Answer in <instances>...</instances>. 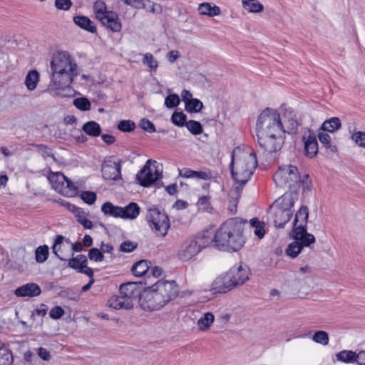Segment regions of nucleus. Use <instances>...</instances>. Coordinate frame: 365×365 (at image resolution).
I'll list each match as a JSON object with an SVG mask.
<instances>
[{
  "mask_svg": "<svg viewBox=\"0 0 365 365\" xmlns=\"http://www.w3.org/2000/svg\"><path fill=\"white\" fill-rule=\"evenodd\" d=\"M178 291L175 281L158 280L142 292L139 302L145 310H158L174 299Z\"/></svg>",
  "mask_w": 365,
  "mask_h": 365,
  "instance_id": "5",
  "label": "nucleus"
},
{
  "mask_svg": "<svg viewBox=\"0 0 365 365\" xmlns=\"http://www.w3.org/2000/svg\"><path fill=\"white\" fill-rule=\"evenodd\" d=\"M180 100L177 94H170L165 99V106L168 108L177 107Z\"/></svg>",
  "mask_w": 365,
  "mask_h": 365,
  "instance_id": "48",
  "label": "nucleus"
},
{
  "mask_svg": "<svg viewBox=\"0 0 365 365\" xmlns=\"http://www.w3.org/2000/svg\"><path fill=\"white\" fill-rule=\"evenodd\" d=\"M101 211L106 215H109L115 218H120L121 207L115 206L110 202H106L102 205Z\"/></svg>",
  "mask_w": 365,
  "mask_h": 365,
  "instance_id": "32",
  "label": "nucleus"
},
{
  "mask_svg": "<svg viewBox=\"0 0 365 365\" xmlns=\"http://www.w3.org/2000/svg\"><path fill=\"white\" fill-rule=\"evenodd\" d=\"M143 63L149 68L151 73L155 72L158 67V62L150 53H146L143 56Z\"/></svg>",
  "mask_w": 365,
  "mask_h": 365,
  "instance_id": "36",
  "label": "nucleus"
},
{
  "mask_svg": "<svg viewBox=\"0 0 365 365\" xmlns=\"http://www.w3.org/2000/svg\"><path fill=\"white\" fill-rule=\"evenodd\" d=\"M82 130L91 137H98L101 135V128L96 121H88L83 124Z\"/></svg>",
  "mask_w": 365,
  "mask_h": 365,
  "instance_id": "30",
  "label": "nucleus"
},
{
  "mask_svg": "<svg viewBox=\"0 0 365 365\" xmlns=\"http://www.w3.org/2000/svg\"><path fill=\"white\" fill-rule=\"evenodd\" d=\"M297 126L296 115L291 109L283 106L278 109L267 108L257 120L258 143L267 153L277 152L284 144L285 134L294 133Z\"/></svg>",
  "mask_w": 365,
  "mask_h": 365,
  "instance_id": "1",
  "label": "nucleus"
},
{
  "mask_svg": "<svg viewBox=\"0 0 365 365\" xmlns=\"http://www.w3.org/2000/svg\"><path fill=\"white\" fill-rule=\"evenodd\" d=\"M274 180L277 187L291 191H297L302 183L298 168L292 165L281 166L274 175Z\"/></svg>",
  "mask_w": 365,
  "mask_h": 365,
  "instance_id": "6",
  "label": "nucleus"
},
{
  "mask_svg": "<svg viewBox=\"0 0 365 365\" xmlns=\"http://www.w3.org/2000/svg\"><path fill=\"white\" fill-rule=\"evenodd\" d=\"M48 247L46 245L39 246L35 251V259L38 263H43L48 259Z\"/></svg>",
  "mask_w": 365,
  "mask_h": 365,
  "instance_id": "39",
  "label": "nucleus"
},
{
  "mask_svg": "<svg viewBox=\"0 0 365 365\" xmlns=\"http://www.w3.org/2000/svg\"><path fill=\"white\" fill-rule=\"evenodd\" d=\"M140 208L136 202H130L125 207H121L120 218L123 220H135L140 214Z\"/></svg>",
  "mask_w": 365,
  "mask_h": 365,
  "instance_id": "24",
  "label": "nucleus"
},
{
  "mask_svg": "<svg viewBox=\"0 0 365 365\" xmlns=\"http://www.w3.org/2000/svg\"><path fill=\"white\" fill-rule=\"evenodd\" d=\"M82 184L78 182H73L68 179L66 176L65 181H63V185L61 187L57 186L58 192L61 193V195L71 197L76 196L79 189L81 187Z\"/></svg>",
  "mask_w": 365,
  "mask_h": 365,
  "instance_id": "20",
  "label": "nucleus"
},
{
  "mask_svg": "<svg viewBox=\"0 0 365 365\" xmlns=\"http://www.w3.org/2000/svg\"><path fill=\"white\" fill-rule=\"evenodd\" d=\"M341 126V123L340 119L337 117H332L330 119L325 120L322 123L320 130L329 133H334L339 130Z\"/></svg>",
  "mask_w": 365,
  "mask_h": 365,
  "instance_id": "28",
  "label": "nucleus"
},
{
  "mask_svg": "<svg viewBox=\"0 0 365 365\" xmlns=\"http://www.w3.org/2000/svg\"><path fill=\"white\" fill-rule=\"evenodd\" d=\"M223 190L222 179L216 171L209 170L207 173V191L210 197L219 194Z\"/></svg>",
  "mask_w": 365,
  "mask_h": 365,
  "instance_id": "15",
  "label": "nucleus"
},
{
  "mask_svg": "<svg viewBox=\"0 0 365 365\" xmlns=\"http://www.w3.org/2000/svg\"><path fill=\"white\" fill-rule=\"evenodd\" d=\"M312 340L317 344L326 346L329 344V335L325 331H317L312 337Z\"/></svg>",
  "mask_w": 365,
  "mask_h": 365,
  "instance_id": "40",
  "label": "nucleus"
},
{
  "mask_svg": "<svg viewBox=\"0 0 365 365\" xmlns=\"http://www.w3.org/2000/svg\"><path fill=\"white\" fill-rule=\"evenodd\" d=\"M187 128L194 135L200 134L202 132L201 124L195 120H190L186 123Z\"/></svg>",
  "mask_w": 365,
  "mask_h": 365,
  "instance_id": "49",
  "label": "nucleus"
},
{
  "mask_svg": "<svg viewBox=\"0 0 365 365\" xmlns=\"http://www.w3.org/2000/svg\"><path fill=\"white\" fill-rule=\"evenodd\" d=\"M227 273L232 279L234 288L242 285L250 278L249 268L242 262L236 263L227 271Z\"/></svg>",
  "mask_w": 365,
  "mask_h": 365,
  "instance_id": "10",
  "label": "nucleus"
},
{
  "mask_svg": "<svg viewBox=\"0 0 365 365\" xmlns=\"http://www.w3.org/2000/svg\"><path fill=\"white\" fill-rule=\"evenodd\" d=\"M251 225L254 227V233L259 239H262L265 234L264 229V223L260 222L257 218H253L250 220Z\"/></svg>",
  "mask_w": 365,
  "mask_h": 365,
  "instance_id": "41",
  "label": "nucleus"
},
{
  "mask_svg": "<svg viewBox=\"0 0 365 365\" xmlns=\"http://www.w3.org/2000/svg\"><path fill=\"white\" fill-rule=\"evenodd\" d=\"M73 21L78 26L90 33H95L96 31L95 24L87 16H76L73 17Z\"/></svg>",
  "mask_w": 365,
  "mask_h": 365,
  "instance_id": "25",
  "label": "nucleus"
},
{
  "mask_svg": "<svg viewBox=\"0 0 365 365\" xmlns=\"http://www.w3.org/2000/svg\"><path fill=\"white\" fill-rule=\"evenodd\" d=\"M117 128L123 132H130L135 129V124L131 120H122L118 123Z\"/></svg>",
  "mask_w": 365,
  "mask_h": 365,
  "instance_id": "45",
  "label": "nucleus"
},
{
  "mask_svg": "<svg viewBox=\"0 0 365 365\" xmlns=\"http://www.w3.org/2000/svg\"><path fill=\"white\" fill-rule=\"evenodd\" d=\"M50 65L51 76L47 91L53 96H71V84L78 75V66L74 58L66 51H58L53 54Z\"/></svg>",
  "mask_w": 365,
  "mask_h": 365,
  "instance_id": "3",
  "label": "nucleus"
},
{
  "mask_svg": "<svg viewBox=\"0 0 365 365\" xmlns=\"http://www.w3.org/2000/svg\"><path fill=\"white\" fill-rule=\"evenodd\" d=\"M48 179L52 184V187L58 191L57 186L61 187L63 181H65L66 176L61 173H51Z\"/></svg>",
  "mask_w": 365,
  "mask_h": 365,
  "instance_id": "38",
  "label": "nucleus"
},
{
  "mask_svg": "<svg viewBox=\"0 0 365 365\" xmlns=\"http://www.w3.org/2000/svg\"><path fill=\"white\" fill-rule=\"evenodd\" d=\"M72 6L71 0H56L55 6L58 10L68 11Z\"/></svg>",
  "mask_w": 365,
  "mask_h": 365,
  "instance_id": "56",
  "label": "nucleus"
},
{
  "mask_svg": "<svg viewBox=\"0 0 365 365\" xmlns=\"http://www.w3.org/2000/svg\"><path fill=\"white\" fill-rule=\"evenodd\" d=\"M107 304L109 307L113 308L114 309H117V310L121 309H131L129 302L128 301L123 299V298L120 295L111 296L108 299Z\"/></svg>",
  "mask_w": 365,
  "mask_h": 365,
  "instance_id": "26",
  "label": "nucleus"
},
{
  "mask_svg": "<svg viewBox=\"0 0 365 365\" xmlns=\"http://www.w3.org/2000/svg\"><path fill=\"white\" fill-rule=\"evenodd\" d=\"M73 105L83 111L88 110L91 108V103L86 98H78L73 101Z\"/></svg>",
  "mask_w": 365,
  "mask_h": 365,
  "instance_id": "46",
  "label": "nucleus"
},
{
  "mask_svg": "<svg viewBox=\"0 0 365 365\" xmlns=\"http://www.w3.org/2000/svg\"><path fill=\"white\" fill-rule=\"evenodd\" d=\"M140 7L137 8V9H145L148 12L156 14L162 12V6L150 0H140Z\"/></svg>",
  "mask_w": 365,
  "mask_h": 365,
  "instance_id": "34",
  "label": "nucleus"
},
{
  "mask_svg": "<svg viewBox=\"0 0 365 365\" xmlns=\"http://www.w3.org/2000/svg\"><path fill=\"white\" fill-rule=\"evenodd\" d=\"M292 212H287L274 206H271L268 212V220L276 227L282 228L290 220Z\"/></svg>",
  "mask_w": 365,
  "mask_h": 365,
  "instance_id": "12",
  "label": "nucleus"
},
{
  "mask_svg": "<svg viewBox=\"0 0 365 365\" xmlns=\"http://www.w3.org/2000/svg\"><path fill=\"white\" fill-rule=\"evenodd\" d=\"M38 355L43 361H48L51 359L50 352L43 347L38 349Z\"/></svg>",
  "mask_w": 365,
  "mask_h": 365,
  "instance_id": "59",
  "label": "nucleus"
},
{
  "mask_svg": "<svg viewBox=\"0 0 365 365\" xmlns=\"http://www.w3.org/2000/svg\"><path fill=\"white\" fill-rule=\"evenodd\" d=\"M171 120L175 125L183 126L185 124L186 115L182 111L175 110L172 115Z\"/></svg>",
  "mask_w": 365,
  "mask_h": 365,
  "instance_id": "44",
  "label": "nucleus"
},
{
  "mask_svg": "<svg viewBox=\"0 0 365 365\" xmlns=\"http://www.w3.org/2000/svg\"><path fill=\"white\" fill-rule=\"evenodd\" d=\"M161 177L157 162L148 160L143 168L136 174V180L143 187H150Z\"/></svg>",
  "mask_w": 365,
  "mask_h": 365,
  "instance_id": "9",
  "label": "nucleus"
},
{
  "mask_svg": "<svg viewBox=\"0 0 365 365\" xmlns=\"http://www.w3.org/2000/svg\"><path fill=\"white\" fill-rule=\"evenodd\" d=\"M136 243L128 240L122 242L120 246V251L123 252H131L136 248Z\"/></svg>",
  "mask_w": 365,
  "mask_h": 365,
  "instance_id": "57",
  "label": "nucleus"
},
{
  "mask_svg": "<svg viewBox=\"0 0 365 365\" xmlns=\"http://www.w3.org/2000/svg\"><path fill=\"white\" fill-rule=\"evenodd\" d=\"M39 73L36 70L29 71L25 78V86L28 91H34L39 82Z\"/></svg>",
  "mask_w": 365,
  "mask_h": 365,
  "instance_id": "27",
  "label": "nucleus"
},
{
  "mask_svg": "<svg viewBox=\"0 0 365 365\" xmlns=\"http://www.w3.org/2000/svg\"><path fill=\"white\" fill-rule=\"evenodd\" d=\"M41 289L36 283H27L15 289L14 294L18 297H34L40 295Z\"/></svg>",
  "mask_w": 365,
  "mask_h": 365,
  "instance_id": "22",
  "label": "nucleus"
},
{
  "mask_svg": "<svg viewBox=\"0 0 365 365\" xmlns=\"http://www.w3.org/2000/svg\"><path fill=\"white\" fill-rule=\"evenodd\" d=\"M179 52L176 50H172L166 55L168 61L170 63H173L179 58Z\"/></svg>",
  "mask_w": 365,
  "mask_h": 365,
  "instance_id": "61",
  "label": "nucleus"
},
{
  "mask_svg": "<svg viewBox=\"0 0 365 365\" xmlns=\"http://www.w3.org/2000/svg\"><path fill=\"white\" fill-rule=\"evenodd\" d=\"M231 281L232 279L230 278L227 272L222 273L217 276L212 282L210 285V291L213 294L226 293L234 289V286Z\"/></svg>",
  "mask_w": 365,
  "mask_h": 365,
  "instance_id": "13",
  "label": "nucleus"
},
{
  "mask_svg": "<svg viewBox=\"0 0 365 365\" xmlns=\"http://www.w3.org/2000/svg\"><path fill=\"white\" fill-rule=\"evenodd\" d=\"M181 97L182 101L186 104V102L189 101L190 100H192V93L187 91L184 89L181 93Z\"/></svg>",
  "mask_w": 365,
  "mask_h": 365,
  "instance_id": "63",
  "label": "nucleus"
},
{
  "mask_svg": "<svg viewBox=\"0 0 365 365\" xmlns=\"http://www.w3.org/2000/svg\"><path fill=\"white\" fill-rule=\"evenodd\" d=\"M63 239L64 238H63V237L62 235H57L56 239H55V240H54V243L53 245V247H52L53 253L61 260H64V259L63 257H61L60 255H58V252L61 250V245L63 243Z\"/></svg>",
  "mask_w": 365,
  "mask_h": 365,
  "instance_id": "51",
  "label": "nucleus"
},
{
  "mask_svg": "<svg viewBox=\"0 0 365 365\" xmlns=\"http://www.w3.org/2000/svg\"><path fill=\"white\" fill-rule=\"evenodd\" d=\"M221 14V9L219 6L212 3L207 2V16H215Z\"/></svg>",
  "mask_w": 365,
  "mask_h": 365,
  "instance_id": "54",
  "label": "nucleus"
},
{
  "mask_svg": "<svg viewBox=\"0 0 365 365\" xmlns=\"http://www.w3.org/2000/svg\"><path fill=\"white\" fill-rule=\"evenodd\" d=\"M36 147L37 148L38 151L41 153L43 158L53 156L51 149L48 148L47 146L42 144H39L36 145Z\"/></svg>",
  "mask_w": 365,
  "mask_h": 365,
  "instance_id": "58",
  "label": "nucleus"
},
{
  "mask_svg": "<svg viewBox=\"0 0 365 365\" xmlns=\"http://www.w3.org/2000/svg\"><path fill=\"white\" fill-rule=\"evenodd\" d=\"M140 126L143 130H144L150 133H154L155 131V125H153V123L150 120H149L148 119H146V118H143L140 120Z\"/></svg>",
  "mask_w": 365,
  "mask_h": 365,
  "instance_id": "53",
  "label": "nucleus"
},
{
  "mask_svg": "<svg viewBox=\"0 0 365 365\" xmlns=\"http://www.w3.org/2000/svg\"><path fill=\"white\" fill-rule=\"evenodd\" d=\"M196 205L198 210L204 212L205 210V196H201L199 197Z\"/></svg>",
  "mask_w": 365,
  "mask_h": 365,
  "instance_id": "64",
  "label": "nucleus"
},
{
  "mask_svg": "<svg viewBox=\"0 0 365 365\" xmlns=\"http://www.w3.org/2000/svg\"><path fill=\"white\" fill-rule=\"evenodd\" d=\"M257 165L256 155L251 148L237 147L232 151L230 169L235 181L228 195V210L237 212L243 186L250 180Z\"/></svg>",
  "mask_w": 365,
  "mask_h": 365,
  "instance_id": "2",
  "label": "nucleus"
},
{
  "mask_svg": "<svg viewBox=\"0 0 365 365\" xmlns=\"http://www.w3.org/2000/svg\"><path fill=\"white\" fill-rule=\"evenodd\" d=\"M336 359L346 364L354 363L355 352L351 350H343L336 354Z\"/></svg>",
  "mask_w": 365,
  "mask_h": 365,
  "instance_id": "35",
  "label": "nucleus"
},
{
  "mask_svg": "<svg viewBox=\"0 0 365 365\" xmlns=\"http://www.w3.org/2000/svg\"><path fill=\"white\" fill-rule=\"evenodd\" d=\"M201 249V245L196 240H187L182 245L178 257L182 261H188L197 255Z\"/></svg>",
  "mask_w": 365,
  "mask_h": 365,
  "instance_id": "16",
  "label": "nucleus"
},
{
  "mask_svg": "<svg viewBox=\"0 0 365 365\" xmlns=\"http://www.w3.org/2000/svg\"><path fill=\"white\" fill-rule=\"evenodd\" d=\"M351 139L360 147L365 148V133L356 132L351 136Z\"/></svg>",
  "mask_w": 365,
  "mask_h": 365,
  "instance_id": "52",
  "label": "nucleus"
},
{
  "mask_svg": "<svg viewBox=\"0 0 365 365\" xmlns=\"http://www.w3.org/2000/svg\"><path fill=\"white\" fill-rule=\"evenodd\" d=\"M245 222L235 217L226 220L217 230L210 246L227 252H237L245 243Z\"/></svg>",
  "mask_w": 365,
  "mask_h": 365,
  "instance_id": "4",
  "label": "nucleus"
},
{
  "mask_svg": "<svg viewBox=\"0 0 365 365\" xmlns=\"http://www.w3.org/2000/svg\"><path fill=\"white\" fill-rule=\"evenodd\" d=\"M149 262L145 259L140 260L135 262L131 269L133 274L135 277H142L147 273L150 269Z\"/></svg>",
  "mask_w": 365,
  "mask_h": 365,
  "instance_id": "31",
  "label": "nucleus"
},
{
  "mask_svg": "<svg viewBox=\"0 0 365 365\" xmlns=\"http://www.w3.org/2000/svg\"><path fill=\"white\" fill-rule=\"evenodd\" d=\"M93 9L96 16L99 21L110 12L106 10V5L103 1H96L93 5Z\"/></svg>",
  "mask_w": 365,
  "mask_h": 365,
  "instance_id": "37",
  "label": "nucleus"
},
{
  "mask_svg": "<svg viewBox=\"0 0 365 365\" xmlns=\"http://www.w3.org/2000/svg\"><path fill=\"white\" fill-rule=\"evenodd\" d=\"M88 257L90 260L100 262L103 260L104 256L102 252L98 248H91L88 251Z\"/></svg>",
  "mask_w": 365,
  "mask_h": 365,
  "instance_id": "47",
  "label": "nucleus"
},
{
  "mask_svg": "<svg viewBox=\"0 0 365 365\" xmlns=\"http://www.w3.org/2000/svg\"><path fill=\"white\" fill-rule=\"evenodd\" d=\"M102 175L106 180H118L121 178L120 163L116 159L109 158L102 165Z\"/></svg>",
  "mask_w": 365,
  "mask_h": 365,
  "instance_id": "11",
  "label": "nucleus"
},
{
  "mask_svg": "<svg viewBox=\"0 0 365 365\" xmlns=\"http://www.w3.org/2000/svg\"><path fill=\"white\" fill-rule=\"evenodd\" d=\"M63 309L60 306L53 307L49 312V316L53 319H59L64 314Z\"/></svg>",
  "mask_w": 365,
  "mask_h": 365,
  "instance_id": "55",
  "label": "nucleus"
},
{
  "mask_svg": "<svg viewBox=\"0 0 365 365\" xmlns=\"http://www.w3.org/2000/svg\"><path fill=\"white\" fill-rule=\"evenodd\" d=\"M100 21L113 32H118L121 30L122 25L115 12H109Z\"/></svg>",
  "mask_w": 365,
  "mask_h": 365,
  "instance_id": "23",
  "label": "nucleus"
},
{
  "mask_svg": "<svg viewBox=\"0 0 365 365\" xmlns=\"http://www.w3.org/2000/svg\"><path fill=\"white\" fill-rule=\"evenodd\" d=\"M243 8L250 13H259L264 9L263 5L257 0H242Z\"/></svg>",
  "mask_w": 365,
  "mask_h": 365,
  "instance_id": "33",
  "label": "nucleus"
},
{
  "mask_svg": "<svg viewBox=\"0 0 365 365\" xmlns=\"http://www.w3.org/2000/svg\"><path fill=\"white\" fill-rule=\"evenodd\" d=\"M309 217L308 208L302 206L297 212L294 221V229L292 230L293 237L302 240L305 245H310L315 242L313 235L307 232L306 225Z\"/></svg>",
  "mask_w": 365,
  "mask_h": 365,
  "instance_id": "7",
  "label": "nucleus"
},
{
  "mask_svg": "<svg viewBox=\"0 0 365 365\" xmlns=\"http://www.w3.org/2000/svg\"><path fill=\"white\" fill-rule=\"evenodd\" d=\"M179 171V176L184 178H192V170L184 168L182 169H178Z\"/></svg>",
  "mask_w": 365,
  "mask_h": 365,
  "instance_id": "62",
  "label": "nucleus"
},
{
  "mask_svg": "<svg viewBox=\"0 0 365 365\" xmlns=\"http://www.w3.org/2000/svg\"><path fill=\"white\" fill-rule=\"evenodd\" d=\"M146 220L156 236L165 237L167 235L170 223L165 212H161L155 207L150 208L147 212Z\"/></svg>",
  "mask_w": 365,
  "mask_h": 365,
  "instance_id": "8",
  "label": "nucleus"
},
{
  "mask_svg": "<svg viewBox=\"0 0 365 365\" xmlns=\"http://www.w3.org/2000/svg\"><path fill=\"white\" fill-rule=\"evenodd\" d=\"M298 199L297 191H289L285 192L281 197L277 199L272 205L285 212L293 213V207L295 201Z\"/></svg>",
  "mask_w": 365,
  "mask_h": 365,
  "instance_id": "17",
  "label": "nucleus"
},
{
  "mask_svg": "<svg viewBox=\"0 0 365 365\" xmlns=\"http://www.w3.org/2000/svg\"><path fill=\"white\" fill-rule=\"evenodd\" d=\"M88 259L84 255H78L68 260V267L83 273L89 277L93 276V271L87 266Z\"/></svg>",
  "mask_w": 365,
  "mask_h": 365,
  "instance_id": "18",
  "label": "nucleus"
},
{
  "mask_svg": "<svg viewBox=\"0 0 365 365\" xmlns=\"http://www.w3.org/2000/svg\"><path fill=\"white\" fill-rule=\"evenodd\" d=\"M120 294L123 299L128 301L132 309L133 302L138 298L140 299L142 292H140L137 284L133 282H128L120 287Z\"/></svg>",
  "mask_w": 365,
  "mask_h": 365,
  "instance_id": "14",
  "label": "nucleus"
},
{
  "mask_svg": "<svg viewBox=\"0 0 365 365\" xmlns=\"http://www.w3.org/2000/svg\"><path fill=\"white\" fill-rule=\"evenodd\" d=\"M302 140L306 155L312 158L318 153V143L316 135L309 130L304 133Z\"/></svg>",
  "mask_w": 365,
  "mask_h": 365,
  "instance_id": "19",
  "label": "nucleus"
},
{
  "mask_svg": "<svg viewBox=\"0 0 365 365\" xmlns=\"http://www.w3.org/2000/svg\"><path fill=\"white\" fill-rule=\"evenodd\" d=\"M185 110L189 113H196L201 110L203 105L202 103L197 98H193L186 102L185 104Z\"/></svg>",
  "mask_w": 365,
  "mask_h": 365,
  "instance_id": "42",
  "label": "nucleus"
},
{
  "mask_svg": "<svg viewBox=\"0 0 365 365\" xmlns=\"http://www.w3.org/2000/svg\"><path fill=\"white\" fill-rule=\"evenodd\" d=\"M354 363L357 365H365V351H360L357 354L355 352Z\"/></svg>",
  "mask_w": 365,
  "mask_h": 365,
  "instance_id": "60",
  "label": "nucleus"
},
{
  "mask_svg": "<svg viewBox=\"0 0 365 365\" xmlns=\"http://www.w3.org/2000/svg\"><path fill=\"white\" fill-rule=\"evenodd\" d=\"M293 238L294 241L288 245L286 253L292 257H295L300 253L304 246L308 247L309 245H305L302 240H297L295 237Z\"/></svg>",
  "mask_w": 365,
  "mask_h": 365,
  "instance_id": "29",
  "label": "nucleus"
},
{
  "mask_svg": "<svg viewBox=\"0 0 365 365\" xmlns=\"http://www.w3.org/2000/svg\"><path fill=\"white\" fill-rule=\"evenodd\" d=\"M81 197L85 203L93 205L96 200V194L91 191H84L81 193Z\"/></svg>",
  "mask_w": 365,
  "mask_h": 365,
  "instance_id": "50",
  "label": "nucleus"
},
{
  "mask_svg": "<svg viewBox=\"0 0 365 365\" xmlns=\"http://www.w3.org/2000/svg\"><path fill=\"white\" fill-rule=\"evenodd\" d=\"M61 204L66 207L68 210L74 213L76 220L86 229H91L93 227V223L86 217V212L82 208L76 207V205L69 203L68 202L63 201Z\"/></svg>",
  "mask_w": 365,
  "mask_h": 365,
  "instance_id": "21",
  "label": "nucleus"
},
{
  "mask_svg": "<svg viewBox=\"0 0 365 365\" xmlns=\"http://www.w3.org/2000/svg\"><path fill=\"white\" fill-rule=\"evenodd\" d=\"M326 131H323L320 130L318 133V138L322 144H323L326 148L330 149L331 151H334L336 150L335 146H332L330 143L331 138L329 134L325 133Z\"/></svg>",
  "mask_w": 365,
  "mask_h": 365,
  "instance_id": "43",
  "label": "nucleus"
}]
</instances>
